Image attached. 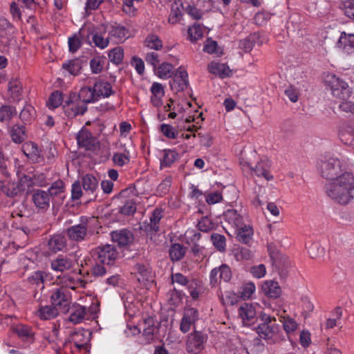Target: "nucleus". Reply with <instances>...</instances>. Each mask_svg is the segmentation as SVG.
I'll use <instances>...</instances> for the list:
<instances>
[{"instance_id":"nucleus-26","label":"nucleus","mask_w":354,"mask_h":354,"mask_svg":"<svg viewBox=\"0 0 354 354\" xmlns=\"http://www.w3.org/2000/svg\"><path fill=\"white\" fill-rule=\"evenodd\" d=\"M22 151L33 162H37L41 158V151L39 149L37 145L32 142H25L22 145Z\"/></svg>"},{"instance_id":"nucleus-27","label":"nucleus","mask_w":354,"mask_h":354,"mask_svg":"<svg viewBox=\"0 0 354 354\" xmlns=\"http://www.w3.org/2000/svg\"><path fill=\"white\" fill-rule=\"evenodd\" d=\"M272 261V266L274 267L276 271L278 272L281 277H285L290 266L289 258L284 254H280Z\"/></svg>"},{"instance_id":"nucleus-24","label":"nucleus","mask_w":354,"mask_h":354,"mask_svg":"<svg viewBox=\"0 0 354 354\" xmlns=\"http://www.w3.org/2000/svg\"><path fill=\"white\" fill-rule=\"evenodd\" d=\"M82 187L86 192L93 195L90 200H95L97 195L95 194L98 189L99 182L96 177L92 174H86L82 179Z\"/></svg>"},{"instance_id":"nucleus-6","label":"nucleus","mask_w":354,"mask_h":354,"mask_svg":"<svg viewBox=\"0 0 354 354\" xmlns=\"http://www.w3.org/2000/svg\"><path fill=\"white\" fill-rule=\"evenodd\" d=\"M90 221L91 218L82 216L79 224L68 227L66 234L69 239L76 242L87 240L89 236L88 228Z\"/></svg>"},{"instance_id":"nucleus-43","label":"nucleus","mask_w":354,"mask_h":354,"mask_svg":"<svg viewBox=\"0 0 354 354\" xmlns=\"http://www.w3.org/2000/svg\"><path fill=\"white\" fill-rule=\"evenodd\" d=\"M3 194L8 197H15L22 192L17 183L3 180Z\"/></svg>"},{"instance_id":"nucleus-50","label":"nucleus","mask_w":354,"mask_h":354,"mask_svg":"<svg viewBox=\"0 0 354 354\" xmlns=\"http://www.w3.org/2000/svg\"><path fill=\"white\" fill-rule=\"evenodd\" d=\"M63 102V94L59 91L53 92L47 102V106L52 109L57 108Z\"/></svg>"},{"instance_id":"nucleus-36","label":"nucleus","mask_w":354,"mask_h":354,"mask_svg":"<svg viewBox=\"0 0 354 354\" xmlns=\"http://www.w3.org/2000/svg\"><path fill=\"white\" fill-rule=\"evenodd\" d=\"M59 313V309L55 306H40L37 312V316L44 320L55 317Z\"/></svg>"},{"instance_id":"nucleus-31","label":"nucleus","mask_w":354,"mask_h":354,"mask_svg":"<svg viewBox=\"0 0 354 354\" xmlns=\"http://www.w3.org/2000/svg\"><path fill=\"white\" fill-rule=\"evenodd\" d=\"M66 245V239L62 234L53 235L48 242V246L50 251L57 252L62 250Z\"/></svg>"},{"instance_id":"nucleus-52","label":"nucleus","mask_w":354,"mask_h":354,"mask_svg":"<svg viewBox=\"0 0 354 354\" xmlns=\"http://www.w3.org/2000/svg\"><path fill=\"white\" fill-rule=\"evenodd\" d=\"M211 240L214 246L220 252H224L226 247V239L225 236L214 233L211 236Z\"/></svg>"},{"instance_id":"nucleus-58","label":"nucleus","mask_w":354,"mask_h":354,"mask_svg":"<svg viewBox=\"0 0 354 354\" xmlns=\"http://www.w3.org/2000/svg\"><path fill=\"white\" fill-rule=\"evenodd\" d=\"M188 35L192 41H197L203 36V30L199 24H194L188 29Z\"/></svg>"},{"instance_id":"nucleus-23","label":"nucleus","mask_w":354,"mask_h":354,"mask_svg":"<svg viewBox=\"0 0 354 354\" xmlns=\"http://www.w3.org/2000/svg\"><path fill=\"white\" fill-rule=\"evenodd\" d=\"M134 274L137 280L140 283H144L149 280L151 274V269L149 264L147 263H138L133 268Z\"/></svg>"},{"instance_id":"nucleus-62","label":"nucleus","mask_w":354,"mask_h":354,"mask_svg":"<svg viewBox=\"0 0 354 354\" xmlns=\"http://www.w3.org/2000/svg\"><path fill=\"white\" fill-rule=\"evenodd\" d=\"M112 160L113 163L118 167H122L128 164L130 161L129 156L122 153H114L112 157Z\"/></svg>"},{"instance_id":"nucleus-28","label":"nucleus","mask_w":354,"mask_h":354,"mask_svg":"<svg viewBox=\"0 0 354 354\" xmlns=\"http://www.w3.org/2000/svg\"><path fill=\"white\" fill-rule=\"evenodd\" d=\"M337 46L348 53H352L354 50V35L342 32L337 42Z\"/></svg>"},{"instance_id":"nucleus-20","label":"nucleus","mask_w":354,"mask_h":354,"mask_svg":"<svg viewBox=\"0 0 354 354\" xmlns=\"http://www.w3.org/2000/svg\"><path fill=\"white\" fill-rule=\"evenodd\" d=\"M109 39L113 40L115 43L122 42L129 36V30L124 26L115 24L111 26L109 32Z\"/></svg>"},{"instance_id":"nucleus-3","label":"nucleus","mask_w":354,"mask_h":354,"mask_svg":"<svg viewBox=\"0 0 354 354\" xmlns=\"http://www.w3.org/2000/svg\"><path fill=\"white\" fill-rule=\"evenodd\" d=\"M325 83L330 87L332 95L340 100H348L352 93L348 84L335 75H327L325 77Z\"/></svg>"},{"instance_id":"nucleus-64","label":"nucleus","mask_w":354,"mask_h":354,"mask_svg":"<svg viewBox=\"0 0 354 354\" xmlns=\"http://www.w3.org/2000/svg\"><path fill=\"white\" fill-rule=\"evenodd\" d=\"M197 226L200 231L204 232H207L214 227L212 221L207 216L203 217L198 221Z\"/></svg>"},{"instance_id":"nucleus-40","label":"nucleus","mask_w":354,"mask_h":354,"mask_svg":"<svg viewBox=\"0 0 354 354\" xmlns=\"http://www.w3.org/2000/svg\"><path fill=\"white\" fill-rule=\"evenodd\" d=\"M237 229L236 239L239 241L248 243L252 238L253 234L252 228L250 225H242Z\"/></svg>"},{"instance_id":"nucleus-7","label":"nucleus","mask_w":354,"mask_h":354,"mask_svg":"<svg viewBox=\"0 0 354 354\" xmlns=\"http://www.w3.org/2000/svg\"><path fill=\"white\" fill-rule=\"evenodd\" d=\"M47 274L44 271H35L27 278V282L30 288L33 289V297L37 301L42 300V294L45 288L44 280Z\"/></svg>"},{"instance_id":"nucleus-38","label":"nucleus","mask_w":354,"mask_h":354,"mask_svg":"<svg viewBox=\"0 0 354 354\" xmlns=\"http://www.w3.org/2000/svg\"><path fill=\"white\" fill-rule=\"evenodd\" d=\"M209 71L214 75L225 77L229 75L230 70L226 64L212 62L208 65Z\"/></svg>"},{"instance_id":"nucleus-18","label":"nucleus","mask_w":354,"mask_h":354,"mask_svg":"<svg viewBox=\"0 0 354 354\" xmlns=\"http://www.w3.org/2000/svg\"><path fill=\"white\" fill-rule=\"evenodd\" d=\"M111 236L112 241L120 247L127 246L133 241V233L127 229L113 231Z\"/></svg>"},{"instance_id":"nucleus-57","label":"nucleus","mask_w":354,"mask_h":354,"mask_svg":"<svg viewBox=\"0 0 354 354\" xmlns=\"http://www.w3.org/2000/svg\"><path fill=\"white\" fill-rule=\"evenodd\" d=\"M172 178L171 176L166 177L158 185L157 187V192L160 196H164L167 194L169 188L171 185Z\"/></svg>"},{"instance_id":"nucleus-22","label":"nucleus","mask_w":354,"mask_h":354,"mask_svg":"<svg viewBox=\"0 0 354 354\" xmlns=\"http://www.w3.org/2000/svg\"><path fill=\"white\" fill-rule=\"evenodd\" d=\"M57 283L62 285V287L66 288L75 289L77 287H85L86 282L80 278H74L69 274L59 275L57 278Z\"/></svg>"},{"instance_id":"nucleus-44","label":"nucleus","mask_w":354,"mask_h":354,"mask_svg":"<svg viewBox=\"0 0 354 354\" xmlns=\"http://www.w3.org/2000/svg\"><path fill=\"white\" fill-rule=\"evenodd\" d=\"M10 136L13 142L15 143H21L27 138L25 127L19 124L14 125L11 130Z\"/></svg>"},{"instance_id":"nucleus-56","label":"nucleus","mask_w":354,"mask_h":354,"mask_svg":"<svg viewBox=\"0 0 354 354\" xmlns=\"http://www.w3.org/2000/svg\"><path fill=\"white\" fill-rule=\"evenodd\" d=\"M255 291V286L253 283H247L241 287L239 295L243 299H248L251 297Z\"/></svg>"},{"instance_id":"nucleus-46","label":"nucleus","mask_w":354,"mask_h":354,"mask_svg":"<svg viewBox=\"0 0 354 354\" xmlns=\"http://www.w3.org/2000/svg\"><path fill=\"white\" fill-rule=\"evenodd\" d=\"M240 317L245 321H251L256 316V311L251 304L245 303L239 309Z\"/></svg>"},{"instance_id":"nucleus-39","label":"nucleus","mask_w":354,"mask_h":354,"mask_svg":"<svg viewBox=\"0 0 354 354\" xmlns=\"http://www.w3.org/2000/svg\"><path fill=\"white\" fill-rule=\"evenodd\" d=\"M155 330L154 319L153 317L148 316L144 319L143 335L147 339V343L149 344L153 339V334Z\"/></svg>"},{"instance_id":"nucleus-37","label":"nucleus","mask_w":354,"mask_h":354,"mask_svg":"<svg viewBox=\"0 0 354 354\" xmlns=\"http://www.w3.org/2000/svg\"><path fill=\"white\" fill-rule=\"evenodd\" d=\"M47 192L50 198H54L55 197H59L63 198L64 197L63 194L65 192L64 183L60 179L55 181L48 188Z\"/></svg>"},{"instance_id":"nucleus-4","label":"nucleus","mask_w":354,"mask_h":354,"mask_svg":"<svg viewBox=\"0 0 354 354\" xmlns=\"http://www.w3.org/2000/svg\"><path fill=\"white\" fill-rule=\"evenodd\" d=\"M318 167L321 176L330 180L344 173L342 162L337 158L321 160Z\"/></svg>"},{"instance_id":"nucleus-61","label":"nucleus","mask_w":354,"mask_h":354,"mask_svg":"<svg viewBox=\"0 0 354 354\" xmlns=\"http://www.w3.org/2000/svg\"><path fill=\"white\" fill-rule=\"evenodd\" d=\"M104 62L99 57L93 58L90 61V67L93 74H98L102 71Z\"/></svg>"},{"instance_id":"nucleus-19","label":"nucleus","mask_w":354,"mask_h":354,"mask_svg":"<svg viewBox=\"0 0 354 354\" xmlns=\"http://www.w3.org/2000/svg\"><path fill=\"white\" fill-rule=\"evenodd\" d=\"M73 266V260L63 255H59L50 261V268L55 272H64L71 269Z\"/></svg>"},{"instance_id":"nucleus-29","label":"nucleus","mask_w":354,"mask_h":354,"mask_svg":"<svg viewBox=\"0 0 354 354\" xmlns=\"http://www.w3.org/2000/svg\"><path fill=\"white\" fill-rule=\"evenodd\" d=\"M184 10L183 3L180 0L175 1L171 8V12L168 18V22L171 24H176L182 18V12Z\"/></svg>"},{"instance_id":"nucleus-5","label":"nucleus","mask_w":354,"mask_h":354,"mask_svg":"<svg viewBox=\"0 0 354 354\" xmlns=\"http://www.w3.org/2000/svg\"><path fill=\"white\" fill-rule=\"evenodd\" d=\"M50 297L53 306H56L63 313L68 311L71 299L68 289L64 287L53 288Z\"/></svg>"},{"instance_id":"nucleus-14","label":"nucleus","mask_w":354,"mask_h":354,"mask_svg":"<svg viewBox=\"0 0 354 354\" xmlns=\"http://www.w3.org/2000/svg\"><path fill=\"white\" fill-rule=\"evenodd\" d=\"M15 33V28L6 18L0 19V44L6 47L10 44Z\"/></svg>"},{"instance_id":"nucleus-8","label":"nucleus","mask_w":354,"mask_h":354,"mask_svg":"<svg viewBox=\"0 0 354 354\" xmlns=\"http://www.w3.org/2000/svg\"><path fill=\"white\" fill-rule=\"evenodd\" d=\"M97 258L103 264L114 265L119 258V253L116 248L110 244L98 246L95 249Z\"/></svg>"},{"instance_id":"nucleus-34","label":"nucleus","mask_w":354,"mask_h":354,"mask_svg":"<svg viewBox=\"0 0 354 354\" xmlns=\"http://www.w3.org/2000/svg\"><path fill=\"white\" fill-rule=\"evenodd\" d=\"M262 290L269 297L278 298L281 293V290L278 283L274 281H266L262 286Z\"/></svg>"},{"instance_id":"nucleus-59","label":"nucleus","mask_w":354,"mask_h":354,"mask_svg":"<svg viewBox=\"0 0 354 354\" xmlns=\"http://www.w3.org/2000/svg\"><path fill=\"white\" fill-rule=\"evenodd\" d=\"M142 0H122V10L129 16L135 15L136 9L134 2H140Z\"/></svg>"},{"instance_id":"nucleus-45","label":"nucleus","mask_w":354,"mask_h":354,"mask_svg":"<svg viewBox=\"0 0 354 354\" xmlns=\"http://www.w3.org/2000/svg\"><path fill=\"white\" fill-rule=\"evenodd\" d=\"M185 248L180 243L171 244L169 248V257L172 261H178L184 257Z\"/></svg>"},{"instance_id":"nucleus-10","label":"nucleus","mask_w":354,"mask_h":354,"mask_svg":"<svg viewBox=\"0 0 354 354\" xmlns=\"http://www.w3.org/2000/svg\"><path fill=\"white\" fill-rule=\"evenodd\" d=\"M171 89L175 93L183 91L189 85L188 73L183 67H178L169 82Z\"/></svg>"},{"instance_id":"nucleus-63","label":"nucleus","mask_w":354,"mask_h":354,"mask_svg":"<svg viewBox=\"0 0 354 354\" xmlns=\"http://www.w3.org/2000/svg\"><path fill=\"white\" fill-rule=\"evenodd\" d=\"M160 130L165 137L170 139H175L178 136V132L176 131V129L170 124H161Z\"/></svg>"},{"instance_id":"nucleus-60","label":"nucleus","mask_w":354,"mask_h":354,"mask_svg":"<svg viewBox=\"0 0 354 354\" xmlns=\"http://www.w3.org/2000/svg\"><path fill=\"white\" fill-rule=\"evenodd\" d=\"M14 331L19 337L23 339H28L32 335L30 327L23 324L17 325L14 328Z\"/></svg>"},{"instance_id":"nucleus-13","label":"nucleus","mask_w":354,"mask_h":354,"mask_svg":"<svg viewBox=\"0 0 354 354\" xmlns=\"http://www.w3.org/2000/svg\"><path fill=\"white\" fill-rule=\"evenodd\" d=\"M78 145L86 150L95 151L100 149V143L97 139L93 137L91 132L86 129H82L77 136Z\"/></svg>"},{"instance_id":"nucleus-30","label":"nucleus","mask_w":354,"mask_h":354,"mask_svg":"<svg viewBox=\"0 0 354 354\" xmlns=\"http://www.w3.org/2000/svg\"><path fill=\"white\" fill-rule=\"evenodd\" d=\"M82 60L80 59L68 60L63 63L62 68L69 75L76 76L80 73L82 68Z\"/></svg>"},{"instance_id":"nucleus-51","label":"nucleus","mask_w":354,"mask_h":354,"mask_svg":"<svg viewBox=\"0 0 354 354\" xmlns=\"http://www.w3.org/2000/svg\"><path fill=\"white\" fill-rule=\"evenodd\" d=\"M35 116V110L30 104L26 105L19 114L21 120L24 122H30Z\"/></svg>"},{"instance_id":"nucleus-47","label":"nucleus","mask_w":354,"mask_h":354,"mask_svg":"<svg viewBox=\"0 0 354 354\" xmlns=\"http://www.w3.org/2000/svg\"><path fill=\"white\" fill-rule=\"evenodd\" d=\"M145 45L149 48L155 50H159L163 46L162 40L158 35L154 34H149L146 37Z\"/></svg>"},{"instance_id":"nucleus-1","label":"nucleus","mask_w":354,"mask_h":354,"mask_svg":"<svg viewBox=\"0 0 354 354\" xmlns=\"http://www.w3.org/2000/svg\"><path fill=\"white\" fill-rule=\"evenodd\" d=\"M354 176L345 171L325 185L326 195L341 205L348 204L354 198Z\"/></svg>"},{"instance_id":"nucleus-42","label":"nucleus","mask_w":354,"mask_h":354,"mask_svg":"<svg viewBox=\"0 0 354 354\" xmlns=\"http://www.w3.org/2000/svg\"><path fill=\"white\" fill-rule=\"evenodd\" d=\"M160 160V168L170 167L178 158V153L171 149H165Z\"/></svg>"},{"instance_id":"nucleus-48","label":"nucleus","mask_w":354,"mask_h":354,"mask_svg":"<svg viewBox=\"0 0 354 354\" xmlns=\"http://www.w3.org/2000/svg\"><path fill=\"white\" fill-rule=\"evenodd\" d=\"M186 286L192 298L194 300L198 299L203 290L201 282L196 279H192Z\"/></svg>"},{"instance_id":"nucleus-16","label":"nucleus","mask_w":354,"mask_h":354,"mask_svg":"<svg viewBox=\"0 0 354 354\" xmlns=\"http://www.w3.org/2000/svg\"><path fill=\"white\" fill-rule=\"evenodd\" d=\"M93 92L95 93V97L99 100L101 97H109L115 93L111 83L99 78H95V83L93 86Z\"/></svg>"},{"instance_id":"nucleus-12","label":"nucleus","mask_w":354,"mask_h":354,"mask_svg":"<svg viewBox=\"0 0 354 354\" xmlns=\"http://www.w3.org/2000/svg\"><path fill=\"white\" fill-rule=\"evenodd\" d=\"M232 278V272L230 267L223 264L212 270L209 274V281L212 287H216L221 280L228 282Z\"/></svg>"},{"instance_id":"nucleus-33","label":"nucleus","mask_w":354,"mask_h":354,"mask_svg":"<svg viewBox=\"0 0 354 354\" xmlns=\"http://www.w3.org/2000/svg\"><path fill=\"white\" fill-rule=\"evenodd\" d=\"M88 309L86 306L77 305L73 306L69 316V321L74 324H79L82 322L86 315Z\"/></svg>"},{"instance_id":"nucleus-35","label":"nucleus","mask_w":354,"mask_h":354,"mask_svg":"<svg viewBox=\"0 0 354 354\" xmlns=\"http://www.w3.org/2000/svg\"><path fill=\"white\" fill-rule=\"evenodd\" d=\"M224 219L234 227H239L243 225V217L236 209H227L223 214Z\"/></svg>"},{"instance_id":"nucleus-54","label":"nucleus","mask_w":354,"mask_h":354,"mask_svg":"<svg viewBox=\"0 0 354 354\" xmlns=\"http://www.w3.org/2000/svg\"><path fill=\"white\" fill-rule=\"evenodd\" d=\"M280 321L283 323V329L287 334L295 332L298 328L297 322L290 317H283Z\"/></svg>"},{"instance_id":"nucleus-32","label":"nucleus","mask_w":354,"mask_h":354,"mask_svg":"<svg viewBox=\"0 0 354 354\" xmlns=\"http://www.w3.org/2000/svg\"><path fill=\"white\" fill-rule=\"evenodd\" d=\"M353 122L344 124L339 131V137L345 145L351 146L354 140L353 136Z\"/></svg>"},{"instance_id":"nucleus-11","label":"nucleus","mask_w":354,"mask_h":354,"mask_svg":"<svg viewBox=\"0 0 354 354\" xmlns=\"http://www.w3.org/2000/svg\"><path fill=\"white\" fill-rule=\"evenodd\" d=\"M62 108L64 114L68 118H74L79 115H82L87 111L86 105L77 98L66 101Z\"/></svg>"},{"instance_id":"nucleus-25","label":"nucleus","mask_w":354,"mask_h":354,"mask_svg":"<svg viewBox=\"0 0 354 354\" xmlns=\"http://www.w3.org/2000/svg\"><path fill=\"white\" fill-rule=\"evenodd\" d=\"M271 162L268 159H261L257 162L253 169L254 173L258 176H262L267 180L273 179V176L270 172Z\"/></svg>"},{"instance_id":"nucleus-21","label":"nucleus","mask_w":354,"mask_h":354,"mask_svg":"<svg viewBox=\"0 0 354 354\" xmlns=\"http://www.w3.org/2000/svg\"><path fill=\"white\" fill-rule=\"evenodd\" d=\"M91 333L87 330H80L71 335V342L78 349L86 348L90 340Z\"/></svg>"},{"instance_id":"nucleus-2","label":"nucleus","mask_w":354,"mask_h":354,"mask_svg":"<svg viewBox=\"0 0 354 354\" xmlns=\"http://www.w3.org/2000/svg\"><path fill=\"white\" fill-rule=\"evenodd\" d=\"M261 323L256 328L259 336L264 339H272L279 331L280 326L277 323L274 317L262 313L260 316Z\"/></svg>"},{"instance_id":"nucleus-49","label":"nucleus","mask_w":354,"mask_h":354,"mask_svg":"<svg viewBox=\"0 0 354 354\" xmlns=\"http://www.w3.org/2000/svg\"><path fill=\"white\" fill-rule=\"evenodd\" d=\"M21 84L17 80H12L8 83V92L14 100H19L21 94Z\"/></svg>"},{"instance_id":"nucleus-53","label":"nucleus","mask_w":354,"mask_h":354,"mask_svg":"<svg viewBox=\"0 0 354 354\" xmlns=\"http://www.w3.org/2000/svg\"><path fill=\"white\" fill-rule=\"evenodd\" d=\"M172 69V64L167 62H163L158 68L156 67V70H157V75L159 77L162 79H167L171 77Z\"/></svg>"},{"instance_id":"nucleus-55","label":"nucleus","mask_w":354,"mask_h":354,"mask_svg":"<svg viewBox=\"0 0 354 354\" xmlns=\"http://www.w3.org/2000/svg\"><path fill=\"white\" fill-rule=\"evenodd\" d=\"M108 55L112 63L119 64L122 62L124 51L121 47H116L110 50Z\"/></svg>"},{"instance_id":"nucleus-17","label":"nucleus","mask_w":354,"mask_h":354,"mask_svg":"<svg viewBox=\"0 0 354 354\" xmlns=\"http://www.w3.org/2000/svg\"><path fill=\"white\" fill-rule=\"evenodd\" d=\"M35 206L40 211L46 212L50 207V198L47 192L42 189L35 190L32 196Z\"/></svg>"},{"instance_id":"nucleus-41","label":"nucleus","mask_w":354,"mask_h":354,"mask_svg":"<svg viewBox=\"0 0 354 354\" xmlns=\"http://www.w3.org/2000/svg\"><path fill=\"white\" fill-rule=\"evenodd\" d=\"M79 100L81 102L86 104L92 103L97 101V98L95 97V93L93 92V86H85L81 88L79 94Z\"/></svg>"},{"instance_id":"nucleus-9","label":"nucleus","mask_w":354,"mask_h":354,"mask_svg":"<svg viewBox=\"0 0 354 354\" xmlns=\"http://www.w3.org/2000/svg\"><path fill=\"white\" fill-rule=\"evenodd\" d=\"M207 336L200 331H194L189 334L187 342L186 350L189 353L198 354L204 348Z\"/></svg>"},{"instance_id":"nucleus-15","label":"nucleus","mask_w":354,"mask_h":354,"mask_svg":"<svg viewBox=\"0 0 354 354\" xmlns=\"http://www.w3.org/2000/svg\"><path fill=\"white\" fill-rule=\"evenodd\" d=\"M199 318V313L197 309L192 307H187L185 308L183 317L181 319L180 330L183 333H187L192 325Z\"/></svg>"}]
</instances>
